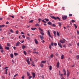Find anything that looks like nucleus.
Returning <instances> with one entry per match:
<instances>
[{"mask_svg":"<svg viewBox=\"0 0 79 79\" xmlns=\"http://www.w3.org/2000/svg\"><path fill=\"white\" fill-rule=\"evenodd\" d=\"M24 40H23L22 41V42L20 41V42H21V43H24Z\"/></svg>","mask_w":79,"mask_h":79,"instance_id":"5fc2aeb1","label":"nucleus"},{"mask_svg":"<svg viewBox=\"0 0 79 79\" xmlns=\"http://www.w3.org/2000/svg\"><path fill=\"white\" fill-rule=\"evenodd\" d=\"M47 34L48 35L49 37H51V38H52V39H53V37L52 36H51V35H50V30H49L48 31Z\"/></svg>","mask_w":79,"mask_h":79,"instance_id":"7ed1b4c3","label":"nucleus"},{"mask_svg":"<svg viewBox=\"0 0 79 79\" xmlns=\"http://www.w3.org/2000/svg\"><path fill=\"white\" fill-rule=\"evenodd\" d=\"M58 45L59 47L60 48H62L63 47H62V45H61V44L60 43H58Z\"/></svg>","mask_w":79,"mask_h":79,"instance_id":"f8f14e48","label":"nucleus"},{"mask_svg":"<svg viewBox=\"0 0 79 79\" xmlns=\"http://www.w3.org/2000/svg\"><path fill=\"white\" fill-rule=\"evenodd\" d=\"M65 40H60V42L61 44H64L65 42Z\"/></svg>","mask_w":79,"mask_h":79,"instance_id":"423d86ee","label":"nucleus"},{"mask_svg":"<svg viewBox=\"0 0 79 79\" xmlns=\"http://www.w3.org/2000/svg\"><path fill=\"white\" fill-rule=\"evenodd\" d=\"M35 26H38V27L39 26V24L38 23H37L35 25Z\"/></svg>","mask_w":79,"mask_h":79,"instance_id":"4c0bfd02","label":"nucleus"},{"mask_svg":"<svg viewBox=\"0 0 79 79\" xmlns=\"http://www.w3.org/2000/svg\"><path fill=\"white\" fill-rule=\"evenodd\" d=\"M27 34L28 36H29V37H30V35L28 33V34Z\"/></svg>","mask_w":79,"mask_h":79,"instance_id":"e2e57ef3","label":"nucleus"},{"mask_svg":"<svg viewBox=\"0 0 79 79\" xmlns=\"http://www.w3.org/2000/svg\"><path fill=\"white\" fill-rule=\"evenodd\" d=\"M21 34H24V32H21Z\"/></svg>","mask_w":79,"mask_h":79,"instance_id":"774afa93","label":"nucleus"},{"mask_svg":"<svg viewBox=\"0 0 79 79\" xmlns=\"http://www.w3.org/2000/svg\"><path fill=\"white\" fill-rule=\"evenodd\" d=\"M41 21L42 22H43V23H47V22L44 20H42Z\"/></svg>","mask_w":79,"mask_h":79,"instance_id":"c9c22d12","label":"nucleus"},{"mask_svg":"<svg viewBox=\"0 0 79 79\" xmlns=\"http://www.w3.org/2000/svg\"><path fill=\"white\" fill-rule=\"evenodd\" d=\"M8 69V67H6L5 68H4V69Z\"/></svg>","mask_w":79,"mask_h":79,"instance_id":"052dcab7","label":"nucleus"},{"mask_svg":"<svg viewBox=\"0 0 79 79\" xmlns=\"http://www.w3.org/2000/svg\"><path fill=\"white\" fill-rule=\"evenodd\" d=\"M37 29L36 28H31V30H32V31H35V29Z\"/></svg>","mask_w":79,"mask_h":79,"instance_id":"bb28decb","label":"nucleus"},{"mask_svg":"<svg viewBox=\"0 0 79 79\" xmlns=\"http://www.w3.org/2000/svg\"><path fill=\"white\" fill-rule=\"evenodd\" d=\"M27 59H26V61H27V63L28 65L30 64V61H29V57H27Z\"/></svg>","mask_w":79,"mask_h":79,"instance_id":"39448f33","label":"nucleus"},{"mask_svg":"<svg viewBox=\"0 0 79 79\" xmlns=\"http://www.w3.org/2000/svg\"><path fill=\"white\" fill-rule=\"evenodd\" d=\"M13 48L14 50H16V47H14Z\"/></svg>","mask_w":79,"mask_h":79,"instance_id":"0e129e2a","label":"nucleus"},{"mask_svg":"<svg viewBox=\"0 0 79 79\" xmlns=\"http://www.w3.org/2000/svg\"><path fill=\"white\" fill-rule=\"evenodd\" d=\"M53 34L54 35L55 37H56V31H54Z\"/></svg>","mask_w":79,"mask_h":79,"instance_id":"5701e85b","label":"nucleus"},{"mask_svg":"<svg viewBox=\"0 0 79 79\" xmlns=\"http://www.w3.org/2000/svg\"><path fill=\"white\" fill-rule=\"evenodd\" d=\"M31 75L30 74V73H29L28 72H27V76H29Z\"/></svg>","mask_w":79,"mask_h":79,"instance_id":"cd10ccee","label":"nucleus"},{"mask_svg":"<svg viewBox=\"0 0 79 79\" xmlns=\"http://www.w3.org/2000/svg\"><path fill=\"white\" fill-rule=\"evenodd\" d=\"M14 55L15 56H17L18 55V54L17 53H14Z\"/></svg>","mask_w":79,"mask_h":79,"instance_id":"7c9ffc66","label":"nucleus"},{"mask_svg":"<svg viewBox=\"0 0 79 79\" xmlns=\"http://www.w3.org/2000/svg\"><path fill=\"white\" fill-rule=\"evenodd\" d=\"M57 35L58 36H59V37H60V32H58V31H57Z\"/></svg>","mask_w":79,"mask_h":79,"instance_id":"412c9836","label":"nucleus"},{"mask_svg":"<svg viewBox=\"0 0 79 79\" xmlns=\"http://www.w3.org/2000/svg\"><path fill=\"white\" fill-rule=\"evenodd\" d=\"M61 79H65L64 77H63V74L60 75ZM63 77V78H62Z\"/></svg>","mask_w":79,"mask_h":79,"instance_id":"c756f323","label":"nucleus"},{"mask_svg":"<svg viewBox=\"0 0 79 79\" xmlns=\"http://www.w3.org/2000/svg\"><path fill=\"white\" fill-rule=\"evenodd\" d=\"M44 64H43L42 63H41L40 64V67H44Z\"/></svg>","mask_w":79,"mask_h":79,"instance_id":"4be33fe9","label":"nucleus"},{"mask_svg":"<svg viewBox=\"0 0 79 79\" xmlns=\"http://www.w3.org/2000/svg\"><path fill=\"white\" fill-rule=\"evenodd\" d=\"M22 79H24V75H23L22 77Z\"/></svg>","mask_w":79,"mask_h":79,"instance_id":"09e8293b","label":"nucleus"},{"mask_svg":"<svg viewBox=\"0 0 79 79\" xmlns=\"http://www.w3.org/2000/svg\"><path fill=\"white\" fill-rule=\"evenodd\" d=\"M53 45H55V46L56 47V46L57 45V44L56 43H54L53 44Z\"/></svg>","mask_w":79,"mask_h":79,"instance_id":"c03bdc74","label":"nucleus"},{"mask_svg":"<svg viewBox=\"0 0 79 79\" xmlns=\"http://www.w3.org/2000/svg\"><path fill=\"white\" fill-rule=\"evenodd\" d=\"M52 26L53 27H56V25L55 24H53Z\"/></svg>","mask_w":79,"mask_h":79,"instance_id":"bf43d9fd","label":"nucleus"},{"mask_svg":"<svg viewBox=\"0 0 79 79\" xmlns=\"http://www.w3.org/2000/svg\"><path fill=\"white\" fill-rule=\"evenodd\" d=\"M39 30H40V31H41L40 32L41 34V35H44V31H43V30L41 28H40V27H39Z\"/></svg>","mask_w":79,"mask_h":79,"instance_id":"f257e3e1","label":"nucleus"},{"mask_svg":"<svg viewBox=\"0 0 79 79\" xmlns=\"http://www.w3.org/2000/svg\"><path fill=\"white\" fill-rule=\"evenodd\" d=\"M10 56L11 58H13L14 56H13V54H12V53L10 54Z\"/></svg>","mask_w":79,"mask_h":79,"instance_id":"aec40b11","label":"nucleus"},{"mask_svg":"<svg viewBox=\"0 0 79 79\" xmlns=\"http://www.w3.org/2000/svg\"><path fill=\"white\" fill-rule=\"evenodd\" d=\"M18 34V31L17 30L16 31V34Z\"/></svg>","mask_w":79,"mask_h":79,"instance_id":"de8ad7c7","label":"nucleus"},{"mask_svg":"<svg viewBox=\"0 0 79 79\" xmlns=\"http://www.w3.org/2000/svg\"><path fill=\"white\" fill-rule=\"evenodd\" d=\"M77 46H78L79 47V42L77 44Z\"/></svg>","mask_w":79,"mask_h":79,"instance_id":"338daca9","label":"nucleus"},{"mask_svg":"<svg viewBox=\"0 0 79 79\" xmlns=\"http://www.w3.org/2000/svg\"><path fill=\"white\" fill-rule=\"evenodd\" d=\"M32 22H33V20H31L29 22V23H32Z\"/></svg>","mask_w":79,"mask_h":79,"instance_id":"8fccbe9b","label":"nucleus"},{"mask_svg":"<svg viewBox=\"0 0 79 79\" xmlns=\"http://www.w3.org/2000/svg\"><path fill=\"white\" fill-rule=\"evenodd\" d=\"M5 25H0V28H2V27H5Z\"/></svg>","mask_w":79,"mask_h":79,"instance_id":"a878e982","label":"nucleus"},{"mask_svg":"<svg viewBox=\"0 0 79 79\" xmlns=\"http://www.w3.org/2000/svg\"><path fill=\"white\" fill-rule=\"evenodd\" d=\"M10 16L12 18H15L14 16L10 15Z\"/></svg>","mask_w":79,"mask_h":79,"instance_id":"864d4df0","label":"nucleus"},{"mask_svg":"<svg viewBox=\"0 0 79 79\" xmlns=\"http://www.w3.org/2000/svg\"><path fill=\"white\" fill-rule=\"evenodd\" d=\"M54 56V55L53 54H51L50 55V58H53Z\"/></svg>","mask_w":79,"mask_h":79,"instance_id":"473e14b6","label":"nucleus"},{"mask_svg":"<svg viewBox=\"0 0 79 79\" xmlns=\"http://www.w3.org/2000/svg\"><path fill=\"white\" fill-rule=\"evenodd\" d=\"M19 44H21V43L19 42H18L17 43L15 44V45L17 47H18L19 45Z\"/></svg>","mask_w":79,"mask_h":79,"instance_id":"9d476101","label":"nucleus"},{"mask_svg":"<svg viewBox=\"0 0 79 79\" xmlns=\"http://www.w3.org/2000/svg\"><path fill=\"white\" fill-rule=\"evenodd\" d=\"M52 69V65H51L49 66V70H50Z\"/></svg>","mask_w":79,"mask_h":79,"instance_id":"c85d7f7f","label":"nucleus"},{"mask_svg":"<svg viewBox=\"0 0 79 79\" xmlns=\"http://www.w3.org/2000/svg\"><path fill=\"white\" fill-rule=\"evenodd\" d=\"M77 34L79 35V31L77 30Z\"/></svg>","mask_w":79,"mask_h":79,"instance_id":"680f3d73","label":"nucleus"},{"mask_svg":"<svg viewBox=\"0 0 79 79\" xmlns=\"http://www.w3.org/2000/svg\"><path fill=\"white\" fill-rule=\"evenodd\" d=\"M41 19H38V21H39V23H40V21H41Z\"/></svg>","mask_w":79,"mask_h":79,"instance_id":"79ce46f5","label":"nucleus"},{"mask_svg":"<svg viewBox=\"0 0 79 79\" xmlns=\"http://www.w3.org/2000/svg\"><path fill=\"white\" fill-rule=\"evenodd\" d=\"M72 23H74V22H75V20H72Z\"/></svg>","mask_w":79,"mask_h":79,"instance_id":"603ef678","label":"nucleus"},{"mask_svg":"<svg viewBox=\"0 0 79 79\" xmlns=\"http://www.w3.org/2000/svg\"><path fill=\"white\" fill-rule=\"evenodd\" d=\"M68 18V17L67 16H62V18L64 20H65V19H67V18Z\"/></svg>","mask_w":79,"mask_h":79,"instance_id":"0eeeda50","label":"nucleus"},{"mask_svg":"<svg viewBox=\"0 0 79 79\" xmlns=\"http://www.w3.org/2000/svg\"><path fill=\"white\" fill-rule=\"evenodd\" d=\"M63 47H66V46L65 45H63Z\"/></svg>","mask_w":79,"mask_h":79,"instance_id":"69168bd1","label":"nucleus"},{"mask_svg":"<svg viewBox=\"0 0 79 79\" xmlns=\"http://www.w3.org/2000/svg\"><path fill=\"white\" fill-rule=\"evenodd\" d=\"M26 47V45H23V46H22L23 49H24V48H25Z\"/></svg>","mask_w":79,"mask_h":79,"instance_id":"b1692460","label":"nucleus"},{"mask_svg":"<svg viewBox=\"0 0 79 79\" xmlns=\"http://www.w3.org/2000/svg\"><path fill=\"white\" fill-rule=\"evenodd\" d=\"M18 74L17 73L14 76V77H16V76H18Z\"/></svg>","mask_w":79,"mask_h":79,"instance_id":"a18cd8bd","label":"nucleus"},{"mask_svg":"<svg viewBox=\"0 0 79 79\" xmlns=\"http://www.w3.org/2000/svg\"><path fill=\"white\" fill-rule=\"evenodd\" d=\"M59 66H60V62L58 61L56 67L57 68H59Z\"/></svg>","mask_w":79,"mask_h":79,"instance_id":"9b49d317","label":"nucleus"},{"mask_svg":"<svg viewBox=\"0 0 79 79\" xmlns=\"http://www.w3.org/2000/svg\"><path fill=\"white\" fill-rule=\"evenodd\" d=\"M23 53H24L25 55H27V53H26V51H23Z\"/></svg>","mask_w":79,"mask_h":79,"instance_id":"a19ab883","label":"nucleus"},{"mask_svg":"<svg viewBox=\"0 0 79 79\" xmlns=\"http://www.w3.org/2000/svg\"><path fill=\"white\" fill-rule=\"evenodd\" d=\"M51 18H52V19H59V21H60V19L59 18V17H55V16H53L52 17L51 16Z\"/></svg>","mask_w":79,"mask_h":79,"instance_id":"20e7f679","label":"nucleus"},{"mask_svg":"<svg viewBox=\"0 0 79 79\" xmlns=\"http://www.w3.org/2000/svg\"><path fill=\"white\" fill-rule=\"evenodd\" d=\"M35 42L36 44H38L39 42L37 40V39H35Z\"/></svg>","mask_w":79,"mask_h":79,"instance_id":"ddd939ff","label":"nucleus"},{"mask_svg":"<svg viewBox=\"0 0 79 79\" xmlns=\"http://www.w3.org/2000/svg\"><path fill=\"white\" fill-rule=\"evenodd\" d=\"M70 74V72L68 71V70H67V77H69Z\"/></svg>","mask_w":79,"mask_h":79,"instance_id":"4468645a","label":"nucleus"},{"mask_svg":"<svg viewBox=\"0 0 79 79\" xmlns=\"http://www.w3.org/2000/svg\"><path fill=\"white\" fill-rule=\"evenodd\" d=\"M63 71L64 72V73L66 72V70H65V69H63Z\"/></svg>","mask_w":79,"mask_h":79,"instance_id":"6e6d98bb","label":"nucleus"},{"mask_svg":"<svg viewBox=\"0 0 79 79\" xmlns=\"http://www.w3.org/2000/svg\"><path fill=\"white\" fill-rule=\"evenodd\" d=\"M22 36L23 37V38H25V36H24V35H23Z\"/></svg>","mask_w":79,"mask_h":79,"instance_id":"13d9d810","label":"nucleus"},{"mask_svg":"<svg viewBox=\"0 0 79 79\" xmlns=\"http://www.w3.org/2000/svg\"><path fill=\"white\" fill-rule=\"evenodd\" d=\"M76 58L77 60L79 59V55L76 56Z\"/></svg>","mask_w":79,"mask_h":79,"instance_id":"f704fd0d","label":"nucleus"},{"mask_svg":"<svg viewBox=\"0 0 79 79\" xmlns=\"http://www.w3.org/2000/svg\"><path fill=\"white\" fill-rule=\"evenodd\" d=\"M26 39H27V40H30V38H29V37H27Z\"/></svg>","mask_w":79,"mask_h":79,"instance_id":"ea45409f","label":"nucleus"},{"mask_svg":"<svg viewBox=\"0 0 79 79\" xmlns=\"http://www.w3.org/2000/svg\"><path fill=\"white\" fill-rule=\"evenodd\" d=\"M58 24H59V26H60V27H61V23L60 22H59L58 23Z\"/></svg>","mask_w":79,"mask_h":79,"instance_id":"72a5a7b5","label":"nucleus"},{"mask_svg":"<svg viewBox=\"0 0 79 79\" xmlns=\"http://www.w3.org/2000/svg\"><path fill=\"white\" fill-rule=\"evenodd\" d=\"M69 16H73V15L72 14H70L69 15Z\"/></svg>","mask_w":79,"mask_h":79,"instance_id":"3c124183","label":"nucleus"},{"mask_svg":"<svg viewBox=\"0 0 79 79\" xmlns=\"http://www.w3.org/2000/svg\"><path fill=\"white\" fill-rule=\"evenodd\" d=\"M44 20H45L46 21H49V19H47L46 18Z\"/></svg>","mask_w":79,"mask_h":79,"instance_id":"58836bf2","label":"nucleus"},{"mask_svg":"<svg viewBox=\"0 0 79 79\" xmlns=\"http://www.w3.org/2000/svg\"><path fill=\"white\" fill-rule=\"evenodd\" d=\"M64 75L65 76L66 75V72H64Z\"/></svg>","mask_w":79,"mask_h":79,"instance_id":"4d7b16f0","label":"nucleus"},{"mask_svg":"<svg viewBox=\"0 0 79 79\" xmlns=\"http://www.w3.org/2000/svg\"><path fill=\"white\" fill-rule=\"evenodd\" d=\"M10 32H11V33H13L14 32V31L12 30V29L10 30Z\"/></svg>","mask_w":79,"mask_h":79,"instance_id":"393cba45","label":"nucleus"},{"mask_svg":"<svg viewBox=\"0 0 79 79\" xmlns=\"http://www.w3.org/2000/svg\"><path fill=\"white\" fill-rule=\"evenodd\" d=\"M48 24L49 25H52V23L50 22H48Z\"/></svg>","mask_w":79,"mask_h":79,"instance_id":"f3484780","label":"nucleus"},{"mask_svg":"<svg viewBox=\"0 0 79 79\" xmlns=\"http://www.w3.org/2000/svg\"><path fill=\"white\" fill-rule=\"evenodd\" d=\"M64 55L62 54V56H61V59L62 60H63L64 58Z\"/></svg>","mask_w":79,"mask_h":79,"instance_id":"6ab92c4d","label":"nucleus"},{"mask_svg":"<svg viewBox=\"0 0 79 79\" xmlns=\"http://www.w3.org/2000/svg\"><path fill=\"white\" fill-rule=\"evenodd\" d=\"M47 62V60H42L41 61V63H43V64H45V63H46V62Z\"/></svg>","mask_w":79,"mask_h":79,"instance_id":"2eb2a0df","label":"nucleus"},{"mask_svg":"<svg viewBox=\"0 0 79 79\" xmlns=\"http://www.w3.org/2000/svg\"><path fill=\"white\" fill-rule=\"evenodd\" d=\"M5 48L6 50H8L9 49H10V48L9 47H5Z\"/></svg>","mask_w":79,"mask_h":79,"instance_id":"a211bd4d","label":"nucleus"},{"mask_svg":"<svg viewBox=\"0 0 79 79\" xmlns=\"http://www.w3.org/2000/svg\"><path fill=\"white\" fill-rule=\"evenodd\" d=\"M32 77L33 79H34L35 78V74L34 73H32Z\"/></svg>","mask_w":79,"mask_h":79,"instance_id":"1a4fd4ad","label":"nucleus"},{"mask_svg":"<svg viewBox=\"0 0 79 79\" xmlns=\"http://www.w3.org/2000/svg\"><path fill=\"white\" fill-rule=\"evenodd\" d=\"M52 47H53V42H52L51 43V45H49V48L50 49H52Z\"/></svg>","mask_w":79,"mask_h":79,"instance_id":"6e6552de","label":"nucleus"},{"mask_svg":"<svg viewBox=\"0 0 79 79\" xmlns=\"http://www.w3.org/2000/svg\"><path fill=\"white\" fill-rule=\"evenodd\" d=\"M7 71H8V69H6L5 70L6 74H7Z\"/></svg>","mask_w":79,"mask_h":79,"instance_id":"2f4dec72","label":"nucleus"},{"mask_svg":"<svg viewBox=\"0 0 79 79\" xmlns=\"http://www.w3.org/2000/svg\"><path fill=\"white\" fill-rule=\"evenodd\" d=\"M7 45L8 47H10V44H9V43H7Z\"/></svg>","mask_w":79,"mask_h":79,"instance_id":"e433bc0d","label":"nucleus"},{"mask_svg":"<svg viewBox=\"0 0 79 79\" xmlns=\"http://www.w3.org/2000/svg\"><path fill=\"white\" fill-rule=\"evenodd\" d=\"M32 78V76H29L28 79H31Z\"/></svg>","mask_w":79,"mask_h":79,"instance_id":"49530a36","label":"nucleus"},{"mask_svg":"<svg viewBox=\"0 0 79 79\" xmlns=\"http://www.w3.org/2000/svg\"><path fill=\"white\" fill-rule=\"evenodd\" d=\"M0 50H1V53H3L4 51H3V48L2 46V44H0Z\"/></svg>","mask_w":79,"mask_h":79,"instance_id":"f03ea898","label":"nucleus"},{"mask_svg":"<svg viewBox=\"0 0 79 79\" xmlns=\"http://www.w3.org/2000/svg\"><path fill=\"white\" fill-rule=\"evenodd\" d=\"M74 26L75 27V29H77V26L76 25V24H74Z\"/></svg>","mask_w":79,"mask_h":79,"instance_id":"37998d69","label":"nucleus"},{"mask_svg":"<svg viewBox=\"0 0 79 79\" xmlns=\"http://www.w3.org/2000/svg\"><path fill=\"white\" fill-rule=\"evenodd\" d=\"M40 38L41 39V40H44V36H42L41 35H40Z\"/></svg>","mask_w":79,"mask_h":79,"instance_id":"dca6fc26","label":"nucleus"}]
</instances>
